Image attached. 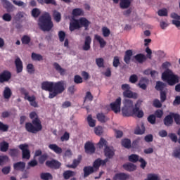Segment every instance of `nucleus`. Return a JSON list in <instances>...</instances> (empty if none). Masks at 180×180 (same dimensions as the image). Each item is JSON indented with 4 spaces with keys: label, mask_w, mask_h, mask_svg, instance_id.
Instances as JSON below:
<instances>
[{
    "label": "nucleus",
    "mask_w": 180,
    "mask_h": 180,
    "mask_svg": "<svg viewBox=\"0 0 180 180\" xmlns=\"http://www.w3.org/2000/svg\"><path fill=\"white\" fill-rule=\"evenodd\" d=\"M53 65L56 71H57V72H58L60 75H61L62 77H64V75H65L66 70L65 69L61 68L60 64H58V63H53Z\"/></svg>",
    "instance_id": "4be33fe9"
},
{
    "label": "nucleus",
    "mask_w": 180,
    "mask_h": 180,
    "mask_svg": "<svg viewBox=\"0 0 180 180\" xmlns=\"http://www.w3.org/2000/svg\"><path fill=\"white\" fill-rule=\"evenodd\" d=\"M12 78V73L9 70H4L0 73V84H4V82H8V81Z\"/></svg>",
    "instance_id": "f8f14e48"
},
{
    "label": "nucleus",
    "mask_w": 180,
    "mask_h": 180,
    "mask_svg": "<svg viewBox=\"0 0 180 180\" xmlns=\"http://www.w3.org/2000/svg\"><path fill=\"white\" fill-rule=\"evenodd\" d=\"M74 82L75 84H82L84 82V80L82 79V77L78 75H75L74 77Z\"/></svg>",
    "instance_id": "4d7b16f0"
},
{
    "label": "nucleus",
    "mask_w": 180,
    "mask_h": 180,
    "mask_svg": "<svg viewBox=\"0 0 180 180\" xmlns=\"http://www.w3.org/2000/svg\"><path fill=\"white\" fill-rule=\"evenodd\" d=\"M162 81L167 82L169 86H174V85L179 84V76L174 74L172 70L167 69L162 74Z\"/></svg>",
    "instance_id": "39448f33"
},
{
    "label": "nucleus",
    "mask_w": 180,
    "mask_h": 180,
    "mask_svg": "<svg viewBox=\"0 0 180 180\" xmlns=\"http://www.w3.org/2000/svg\"><path fill=\"white\" fill-rule=\"evenodd\" d=\"M173 116V119L176 123V124L180 125V115L178 113L172 112Z\"/></svg>",
    "instance_id": "864d4df0"
},
{
    "label": "nucleus",
    "mask_w": 180,
    "mask_h": 180,
    "mask_svg": "<svg viewBox=\"0 0 180 180\" xmlns=\"http://www.w3.org/2000/svg\"><path fill=\"white\" fill-rule=\"evenodd\" d=\"M96 117L98 122H100L101 123H106V122L109 120V118H108V117H106V115H105V114L103 112L98 113L96 115Z\"/></svg>",
    "instance_id": "c756f323"
},
{
    "label": "nucleus",
    "mask_w": 180,
    "mask_h": 180,
    "mask_svg": "<svg viewBox=\"0 0 180 180\" xmlns=\"http://www.w3.org/2000/svg\"><path fill=\"white\" fill-rule=\"evenodd\" d=\"M72 15L73 16H82L84 15V11L82 8H75L72 11Z\"/></svg>",
    "instance_id": "37998d69"
},
{
    "label": "nucleus",
    "mask_w": 180,
    "mask_h": 180,
    "mask_svg": "<svg viewBox=\"0 0 180 180\" xmlns=\"http://www.w3.org/2000/svg\"><path fill=\"white\" fill-rule=\"evenodd\" d=\"M3 96L4 99H11V96H12V90L8 86H6L4 91L3 92Z\"/></svg>",
    "instance_id": "2f4dec72"
},
{
    "label": "nucleus",
    "mask_w": 180,
    "mask_h": 180,
    "mask_svg": "<svg viewBox=\"0 0 180 180\" xmlns=\"http://www.w3.org/2000/svg\"><path fill=\"white\" fill-rule=\"evenodd\" d=\"M102 32L104 37H109V36H110V30H109L108 27H103Z\"/></svg>",
    "instance_id": "5fc2aeb1"
},
{
    "label": "nucleus",
    "mask_w": 180,
    "mask_h": 180,
    "mask_svg": "<svg viewBox=\"0 0 180 180\" xmlns=\"http://www.w3.org/2000/svg\"><path fill=\"white\" fill-rule=\"evenodd\" d=\"M49 148L52 151H54L56 154H61L63 153V148L58 146L56 143L49 144Z\"/></svg>",
    "instance_id": "a878e982"
},
{
    "label": "nucleus",
    "mask_w": 180,
    "mask_h": 180,
    "mask_svg": "<svg viewBox=\"0 0 180 180\" xmlns=\"http://www.w3.org/2000/svg\"><path fill=\"white\" fill-rule=\"evenodd\" d=\"M84 150L86 154H94L95 153V145L92 142L88 141L84 145Z\"/></svg>",
    "instance_id": "2eb2a0df"
},
{
    "label": "nucleus",
    "mask_w": 180,
    "mask_h": 180,
    "mask_svg": "<svg viewBox=\"0 0 180 180\" xmlns=\"http://www.w3.org/2000/svg\"><path fill=\"white\" fill-rule=\"evenodd\" d=\"M164 115V111L162 110H157L155 112V116L156 117H158V119H161V117H162Z\"/></svg>",
    "instance_id": "0e129e2a"
},
{
    "label": "nucleus",
    "mask_w": 180,
    "mask_h": 180,
    "mask_svg": "<svg viewBox=\"0 0 180 180\" xmlns=\"http://www.w3.org/2000/svg\"><path fill=\"white\" fill-rule=\"evenodd\" d=\"M18 147L22 150V158L24 160H30V150H29V145H27L26 143L20 144Z\"/></svg>",
    "instance_id": "9d476101"
},
{
    "label": "nucleus",
    "mask_w": 180,
    "mask_h": 180,
    "mask_svg": "<svg viewBox=\"0 0 180 180\" xmlns=\"http://www.w3.org/2000/svg\"><path fill=\"white\" fill-rule=\"evenodd\" d=\"M54 82H43L41 84V88L43 91H48L49 94L53 92V86Z\"/></svg>",
    "instance_id": "4468645a"
},
{
    "label": "nucleus",
    "mask_w": 180,
    "mask_h": 180,
    "mask_svg": "<svg viewBox=\"0 0 180 180\" xmlns=\"http://www.w3.org/2000/svg\"><path fill=\"white\" fill-rule=\"evenodd\" d=\"M130 178V175L126 173H117L114 176L115 180H127Z\"/></svg>",
    "instance_id": "393cba45"
},
{
    "label": "nucleus",
    "mask_w": 180,
    "mask_h": 180,
    "mask_svg": "<svg viewBox=\"0 0 180 180\" xmlns=\"http://www.w3.org/2000/svg\"><path fill=\"white\" fill-rule=\"evenodd\" d=\"M87 122L90 127H95L96 126V121L92 119V115H89L87 117Z\"/></svg>",
    "instance_id": "c03bdc74"
},
{
    "label": "nucleus",
    "mask_w": 180,
    "mask_h": 180,
    "mask_svg": "<svg viewBox=\"0 0 180 180\" xmlns=\"http://www.w3.org/2000/svg\"><path fill=\"white\" fill-rule=\"evenodd\" d=\"M9 130V125L4 124V122L0 121V131L5 133Z\"/></svg>",
    "instance_id": "8fccbe9b"
},
{
    "label": "nucleus",
    "mask_w": 180,
    "mask_h": 180,
    "mask_svg": "<svg viewBox=\"0 0 180 180\" xmlns=\"http://www.w3.org/2000/svg\"><path fill=\"white\" fill-rule=\"evenodd\" d=\"M108 161H109L108 158H105V160L98 158L94 162L93 166L91 167L94 168V171L96 172V171L99 169L101 165H102V167H104V165H106V162H108Z\"/></svg>",
    "instance_id": "9b49d317"
},
{
    "label": "nucleus",
    "mask_w": 180,
    "mask_h": 180,
    "mask_svg": "<svg viewBox=\"0 0 180 180\" xmlns=\"http://www.w3.org/2000/svg\"><path fill=\"white\" fill-rule=\"evenodd\" d=\"M83 172H84L83 178H88L89 175L94 174V172H96L95 171V169H94L92 166H85L83 168Z\"/></svg>",
    "instance_id": "f3484780"
},
{
    "label": "nucleus",
    "mask_w": 180,
    "mask_h": 180,
    "mask_svg": "<svg viewBox=\"0 0 180 180\" xmlns=\"http://www.w3.org/2000/svg\"><path fill=\"white\" fill-rule=\"evenodd\" d=\"M53 18L56 23H60L61 22V13L54 10L53 11Z\"/></svg>",
    "instance_id": "c9c22d12"
},
{
    "label": "nucleus",
    "mask_w": 180,
    "mask_h": 180,
    "mask_svg": "<svg viewBox=\"0 0 180 180\" xmlns=\"http://www.w3.org/2000/svg\"><path fill=\"white\" fill-rule=\"evenodd\" d=\"M41 13L40 9L35 8L32 10L31 15L32 18H39Z\"/></svg>",
    "instance_id": "49530a36"
},
{
    "label": "nucleus",
    "mask_w": 180,
    "mask_h": 180,
    "mask_svg": "<svg viewBox=\"0 0 180 180\" xmlns=\"http://www.w3.org/2000/svg\"><path fill=\"white\" fill-rule=\"evenodd\" d=\"M46 167L52 168L53 169H58L61 167V163L56 160H47L46 162Z\"/></svg>",
    "instance_id": "ddd939ff"
},
{
    "label": "nucleus",
    "mask_w": 180,
    "mask_h": 180,
    "mask_svg": "<svg viewBox=\"0 0 180 180\" xmlns=\"http://www.w3.org/2000/svg\"><path fill=\"white\" fill-rule=\"evenodd\" d=\"M158 15L159 16H168V11L167 8H162L158 11Z\"/></svg>",
    "instance_id": "13d9d810"
},
{
    "label": "nucleus",
    "mask_w": 180,
    "mask_h": 180,
    "mask_svg": "<svg viewBox=\"0 0 180 180\" xmlns=\"http://www.w3.org/2000/svg\"><path fill=\"white\" fill-rule=\"evenodd\" d=\"M30 41H31L30 37L27 35H24L21 38L22 44H29V43H30Z\"/></svg>",
    "instance_id": "603ef678"
},
{
    "label": "nucleus",
    "mask_w": 180,
    "mask_h": 180,
    "mask_svg": "<svg viewBox=\"0 0 180 180\" xmlns=\"http://www.w3.org/2000/svg\"><path fill=\"white\" fill-rule=\"evenodd\" d=\"M111 110L115 113L120 112V106H122V98L118 97L115 102L110 104Z\"/></svg>",
    "instance_id": "1a4fd4ad"
},
{
    "label": "nucleus",
    "mask_w": 180,
    "mask_h": 180,
    "mask_svg": "<svg viewBox=\"0 0 180 180\" xmlns=\"http://www.w3.org/2000/svg\"><path fill=\"white\" fill-rule=\"evenodd\" d=\"M27 70L29 74H33L34 72V66L33 65V64L29 63L27 65Z\"/></svg>",
    "instance_id": "338daca9"
},
{
    "label": "nucleus",
    "mask_w": 180,
    "mask_h": 180,
    "mask_svg": "<svg viewBox=\"0 0 180 180\" xmlns=\"http://www.w3.org/2000/svg\"><path fill=\"white\" fill-rule=\"evenodd\" d=\"M128 160L130 162H137L140 160V156L139 155L131 154L129 156Z\"/></svg>",
    "instance_id": "a18cd8bd"
},
{
    "label": "nucleus",
    "mask_w": 180,
    "mask_h": 180,
    "mask_svg": "<svg viewBox=\"0 0 180 180\" xmlns=\"http://www.w3.org/2000/svg\"><path fill=\"white\" fill-rule=\"evenodd\" d=\"M167 86V84L161 81H158L155 86L156 91H160V92L164 91V89Z\"/></svg>",
    "instance_id": "473e14b6"
},
{
    "label": "nucleus",
    "mask_w": 180,
    "mask_h": 180,
    "mask_svg": "<svg viewBox=\"0 0 180 180\" xmlns=\"http://www.w3.org/2000/svg\"><path fill=\"white\" fill-rule=\"evenodd\" d=\"M15 65L16 68L17 74H20L23 71V62L20 60V58H17L15 60Z\"/></svg>",
    "instance_id": "a211bd4d"
},
{
    "label": "nucleus",
    "mask_w": 180,
    "mask_h": 180,
    "mask_svg": "<svg viewBox=\"0 0 180 180\" xmlns=\"http://www.w3.org/2000/svg\"><path fill=\"white\" fill-rule=\"evenodd\" d=\"M1 1L4 8L6 9L7 12H9L12 11V9H13V5H12V3H11L8 0H1Z\"/></svg>",
    "instance_id": "cd10ccee"
},
{
    "label": "nucleus",
    "mask_w": 180,
    "mask_h": 180,
    "mask_svg": "<svg viewBox=\"0 0 180 180\" xmlns=\"http://www.w3.org/2000/svg\"><path fill=\"white\" fill-rule=\"evenodd\" d=\"M112 65L115 68H117V67H119V65H120V60L119 59L118 56L114 57Z\"/></svg>",
    "instance_id": "052dcab7"
},
{
    "label": "nucleus",
    "mask_w": 180,
    "mask_h": 180,
    "mask_svg": "<svg viewBox=\"0 0 180 180\" xmlns=\"http://www.w3.org/2000/svg\"><path fill=\"white\" fill-rule=\"evenodd\" d=\"M146 132V127H144V124H142L140 127H138L136 129H135V134H144V133Z\"/></svg>",
    "instance_id": "09e8293b"
},
{
    "label": "nucleus",
    "mask_w": 180,
    "mask_h": 180,
    "mask_svg": "<svg viewBox=\"0 0 180 180\" xmlns=\"http://www.w3.org/2000/svg\"><path fill=\"white\" fill-rule=\"evenodd\" d=\"M13 168L15 171H25L26 163L25 162H18L13 165Z\"/></svg>",
    "instance_id": "412c9836"
},
{
    "label": "nucleus",
    "mask_w": 180,
    "mask_h": 180,
    "mask_svg": "<svg viewBox=\"0 0 180 180\" xmlns=\"http://www.w3.org/2000/svg\"><path fill=\"white\" fill-rule=\"evenodd\" d=\"M167 101V91H160V102L164 103Z\"/></svg>",
    "instance_id": "69168bd1"
},
{
    "label": "nucleus",
    "mask_w": 180,
    "mask_h": 180,
    "mask_svg": "<svg viewBox=\"0 0 180 180\" xmlns=\"http://www.w3.org/2000/svg\"><path fill=\"white\" fill-rule=\"evenodd\" d=\"M89 25H91L90 21L85 18H80L78 20L73 19L70 23L69 29L70 32L79 30L81 27H84V30H89Z\"/></svg>",
    "instance_id": "20e7f679"
},
{
    "label": "nucleus",
    "mask_w": 180,
    "mask_h": 180,
    "mask_svg": "<svg viewBox=\"0 0 180 180\" xmlns=\"http://www.w3.org/2000/svg\"><path fill=\"white\" fill-rule=\"evenodd\" d=\"M148 82V79H147L146 77H141L139 80V83L138 84V85L139 86V88L146 91V89H147L146 84Z\"/></svg>",
    "instance_id": "bb28decb"
},
{
    "label": "nucleus",
    "mask_w": 180,
    "mask_h": 180,
    "mask_svg": "<svg viewBox=\"0 0 180 180\" xmlns=\"http://www.w3.org/2000/svg\"><path fill=\"white\" fill-rule=\"evenodd\" d=\"M138 161L141 163V168H142V169H145L146 167H147V162L144 160V158H139Z\"/></svg>",
    "instance_id": "680f3d73"
},
{
    "label": "nucleus",
    "mask_w": 180,
    "mask_h": 180,
    "mask_svg": "<svg viewBox=\"0 0 180 180\" xmlns=\"http://www.w3.org/2000/svg\"><path fill=\"white\" fill-rule=\"evenodd\" d=\"M38 27L42 32H51L54 27V23L51 20L50 13L45 12L38 19Z\"/></svg>",
    "instance_id": "7ed1b4c3"
},
{
    "label": "nucleus",
    "mask_w": 180,
    "mask_h": 180,
    "mask_svg": "<svg viewBox=\"0 0 180 180\" xmlns=\"http://www.w3.org/2000/svg\"><path fill=\"white\" fill-rule=\"evenodd\" d=\"M9 148V143L6 141H3L0 143V150L2 153H6Z\"/></svg>",
    "instance_id": "e433bc0d"
},
{
    "label": "nucleus",
    "mask_w": 180,
    "mask_h": 180,
    "mask_svg": "<svg viewBox=\"0 0 180 180\" xmlns=\"http://www.w3.org/2000/svg\"><path fill=\"white\" fill-rule=\"evenodd\" d=\"M134 58H135L136 61L139 63V64H143V62L147 60V58L143 53H139L136 55L135 56H134Z\"/></svg>",
    "instance_id": "72a5a7b5"
},
{
    "label": "nucleus",
    "mask_w": 180,
    "mask_h": 180,
    "mask_svg": "<svg viewBox=\"0 0 180 180\" xmlns=\"http://www.w3.org/2000/svg\"><path fill=\"white\" fill-rule=\"evenodd\" d=\"M133 56V51L131 49L127 50L125 51V55L124 56V61L127 64H130V60H131V56Z\"/></svg>",
    "instance_id": "5701e85b"
},
{
    "label": "nucleus",
    "mask_w": 180,
    "mask_h": 180,
    "mask_svg": "<svg viewBox=\"0 0 180 180\" xmlns=\"http://www.w3.org/2000/svg\"><path fill=\"white\" fill-rule=\"evenodd\" d=\"M9 161V158L7 155L0 156V165H4Z\"/></svg>",
    "instance_id": "bf43d9fd"
},
{
    "label": "nucleus",
    "mask_w": 180,
    "mask_h": 180,
    "mask_svg": "<svg viewBox=\"0 0 180 180\" xmlns=\"http://www.w3.org/2000/svg\"><path fill=\"white\" fill-rule=\"evenodd\" d=\"M75 172H72L71 170H67L63 172V178L64 179H70V178L75 176Z\"/></svg>",
    "instance_id": "4c0bfd02"
},
{
    "label": "nucleus",
    "mask_w": 180,
    "mask_h": 180,
    "mask_svg": "<svg viewBox=\"0 0 180 180\" xmlns=\"http://www.w3.org/2000/svg\"><path fill=\"white\" fill-rule=\"evenodd\" d=\"M8 154L13 158H15V157H18V154H19V150H18L16 148L9 149Z\"/></svg>",
    "instance_id": "3c124183"
},
{
    "label": "nucleus",
    "mask_w": 180,
    "mask_h": 180,
    "mask_svg": "<svg viewBox=\"0 0 180 180\" xmlns=\"http://www.w3.org/2000/svg\"><path fill=\"white\" fill-rule=\"evenodd\" d=\"M122 146L125 148H131V141H130L129 139H124L122 141Z\"/></svg>",
    "instance_id": "79ce46f5"
},
{
    "label": "nucleus",
    "mask_w": 180,
    "mask_h": 180,
    "mask_svg": "<svg viewBox=\"0 0 180 180\" xmlns=\"http://www.w3.org/2000/svg\"><path fill=\"white\" fill-rule=\"evenodd\" d=\"M96 63L99 68H105V60L102 58H96Z\"/></svg>",
    "instance_id": "de8ad7c7"
},
{
    "label": "nucleus",
    "mask_w": 180,
    "mask_h": 180,
    "mask_svg": "<svg viewBox=\"0 0 180 180\" xmlns=\"http://www.w3.org/2000/svg\"><path fill=\"white\" fill-rule=\"evenodd\" d=\"M30 118L34 119L32 122L25 123V130L28 133H32V134H36L39 131H41L43 129V125H41V121L39 119V115L34 111L30 113Z\"/></svg>",
    "instance_id": "f03ea898"
},
{
    "label": "nucleus",
    "mask_w": 180,
    "mask_h": 180,
    "mask_svg": "<svg viewBox=\"0 0 180 180\" xmlns=\"http://www.w3.org/2000/svg\"><path fill=\"white\" fill-rule=\"evenodd\" d=\"M94 39L96 40H97V41H98L101 49H103L105 47V46H106V41H105V39H103V38H102V37H101L98 34H96L94 36Z\"/></svg>",
    "instance_id": "f704fd0d"
},
{
    "label": "nucleus",
    "mask_w": 180,
    "mask_h": 180,
    "mask_svg": "<svg viewBox=\"0 0 180 180\" xmlns=\"http://www.w3.org/2000/svg\"><path fill=\"white\" fill-rule=\"evenodd\" d=\"M40 178L42 180H51L53 179V175L49 172L41 173Z\"/></svg>",
    "instance_id": "a19ab883"
},
{
    "label": "nucleus",
    "mask_w": 180,
    "mask_h": 180,
    "mask_svg": "<svg viewBox=\"0 0 180 180\" xmlns=\"http://www.w3.org/2000/svg\"><path fill=\"white\" fill-rule=\"evenodd\" d=\"M31 58L33 61H41L43 60V56L33 52L31 55Z\"/></svg>",
    "instance_id": "58836bf2"
},
{
    "label": "nucleus",
    "mask_w": 180,
    "mask_h": 180,
    "mask_svg": "<svg viewBox=\"0 0 180 180\" xmlns=\"http://www.w3.org/2000/svg\"><path fill=\"white\" fill-rule=\"evenodd\" d=\"M80 163L81 160L79 159H75L73 160V162L72 165H66V167L67 168H73L74 169H75V168H77Z\"/></svg>",
    "instance_id": "ea45409f"
},
{
    "label": "nucleus",
    "mask_w": 180,
    "mask_h": 180,
    "mask_svg": "<svg viewBox=\"0 0 180 180\" xmlns=\"http://www.w3.org/2000/svg\"><path fill=\"white\" fill-rule=\"evenodd\" d=\"M133 0H120V6L121 9H127L131 5Z\"/></svg>",
    "instance_id": "c85d7f7f"
},
{
    "label": "nucleus",
    "mask_w": 180,
    "mask_h": 180,
    "mask_svg": "<svg viewBox=\"0 0 180 180\" xmlns=\"http://www.w3.org/2000/svg\"><path fill=\"white\" fill-rule=\"evenodd\" d=\"M145 180H158V175L155 174H148L147 179Z\"/></svg>",
    "instance_id": "e2e57ef3"
},
{
    "label": "nucleus",
    "mask_w": 180,
    "mask_h": 180,
    "mask_svg": "<svg viewBox=\"0 0 180 180\" xmlns=\"http://www.w3.org/2000/svg\"><path fill=\"white\" fill-rule=\"evenodd\" d=\"M91 43H92V38L90 36H86L84 39V44L82 46V49L84 51L91 50Z\"/></svg>",
    "instance_id": "dca6fc26"
},
{
    "label": "nucleus",
    "mask_w": 180,
    "mask_h": 180,
    "mask_svg": "<svg viewBox=\"0 0 180 180\" xmlns=\"http://www.w3.org/2000/svg\"><path fill=\"white\" fill-rule=\"evenodd\" d=\"M163 123L165 126H167V127H169V126H172L174 124V115H172V112L164 118Z\"/></svg>",
    "instance_id": "6ab92c4d"
},
{
    "label": "nucleus",
    "mask_w": 180,
    "mask_h": 180,
    "mask_svg": "<svg viewBox=\"0 0 180 180\" xmlns=\"http://www.w3.org/2000/svg\"><path fill=\"white\" fill-rule=\"evenodd\" d=\"M47 158H49V155H47V153H44V154L41 155L39 158V164H44V162L47 160Z\"/></svg>",
    "instance_id": "6e6d98bb"
},
{
    "label": "nucleus",
    "mask_w": 180,
    "mask_h": 180,
    "mask_svg": "<svg viewBox=\"0 0 180 180\" xmlns=\"http://www.w3.org/2000/svg\"><path fill=\"white\" fill-rule=\"evenodd\" d=\"M124 106L122 108V113L124 117H130V116H137L141 119L144 116V112L140 110V108L137 107V104H133V101L130 99H124L122 101Z\"/></svg>",
    "instance_id": "f257e3e1"
},
{
    "label": "nucleus",
    "mask_w": 180,
    "mask_h": 180,
    "mask_svg": "<svg viewBox=\"0 0 180 180\" xmlns=\"http://www.w3.org/2000/svg\"><path fill=\"white\" fill-rule=\"evenodd\" d=\"M171 18L172 19H176L172 21V25H175L176 27H180V15H179L176 13H172L171 14Z\"/></svg>",
    "instance_id": "aec40b11"
},
{
    "label": "nucleus",
    "mask_w": 180,
    "mask_h": 180,
    "mask_svg": "<svg viewBox=\"0 0 180 180\" xmlns=\"http://www.w3.org/2000/svg\"><path fill=\"white\" fill-rule=\"evenodd\" d=\"M65 82L61 80L57 82H53V91L49 93V99H53L56 98L57 95H60V94H63L64 91H65Z\"/></svg>",
    "instance_id": "0eeeda50"
},
{
    "label": "nucleus",
    "mask_w": 180,
    "mask_h": 180,
    "mask_svg": "<svg viewBox=\"0 0 180 180\" xmlns=\"http://www.w3.org/2000/svg\"><path fill=\"white\" fill-rule=\"evenodd\" d=\"M122 167L125 171H129V172H131V171H136V169L137 168L136 165L132 163L124 164Z\"/></svg>",
    "instance_id": "7c9ffc66"
},
{
    "label": "nucleus",
    "mask_w": 180,
    "mask_h": 180,
    "mask_svg": "<svg viewBox=\"0 0 180 180\" xmlns=\"http://www.w3.org/2000/svg\"><path fill=\"white\" fill-rule=\"evenodd\" d=\"M155 115H150L148 117V122L150 123V124H155Z\"/></svg>",
    "instance_id": "774afa93"
},
{
    "label": "nucleus",
    "mask_w": 180,
    "mask_h": 180,
    "mask_svg": "<svg viewBox=\"0 0 180 180\" xmlns=\"http://www.w3.org/2000/svg\"><path fill=\"white\" fill-rule=\"evenodd\" d=\"M122 95L124 98H133V99H137V94L133 93L130 89L123 91Z\"/></svg>",
    "instance_id": "b1692460"
},
{
    "label": "nucleus",
    "mask_w": 180,
    "mask_h": 180,
    "mask_svg": "<svg viewBox=\"0 0 180 180\" xmlns=\"http://www.w3.org/2000/svg\"><path fill=\"white\" fill-rule=\"evenodd\" d=\"M99 148H103V146L104 148V155L108 158V160H110L113 158L115 156V149L113 147H110L108 146V141L105 140V139L101 138L98 143Z\"/></svg>",
    "instance_id": "423d86ee"
},
{
    "label": "nucleus",
    "mask_w": 180,
    "mask_h": 180,
    "mask_svg": "<svg viewBox=\"0 0 180 180\" xmlns=\"http://www.w3.org/2000/svg\"><path fill=\"white\" fill-rule=\"evenodd\" d=\"M20 91L22 95L25 96L24 98L25 101H28V102L30 103L31 106H33V108H38L39 105L37 104V102H36V97L34 96H29V92H27L25 88H21Z\"/></svg>",
    "instance_id": "6e6552de"
}]
</instances>
